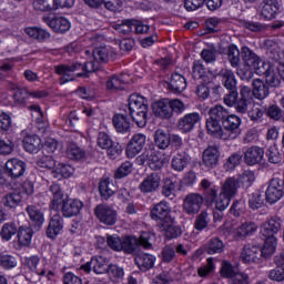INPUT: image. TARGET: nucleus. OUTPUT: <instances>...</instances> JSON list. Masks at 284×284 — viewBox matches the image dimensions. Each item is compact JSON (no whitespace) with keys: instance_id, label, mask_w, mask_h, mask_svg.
<instances>
[{"instance_id":"nucleus-54","label":"nucleus","mask_w":284,"mask_h":284,"mask_svg":"<svg viewBox=\"0 0 284 284\" xmlns=\"http://www.w3.org/2000/svg\"><path fill=\"white\" fill-rule=\"evenodd\" d=\"M154 143L159 150H168L170 148V135L165 132L158 130L154 135Z\"/></svg>"},{"instance_id":"nucleus-9","label":"nucleus","mask_w":284,"mask_h":284,"mask_svg":"<svg viewBox=\"0 0 284 284\" xmlns=\"http://www.w3.org/2000/svg\"><path fill=\"white\" fill-rule=\"evenodd\" d=\"M146 141H148V136H145V134L143 133L134 134L126 145L125 152H126L128 159H134L136 154H140V152H143Z\"/></svg>"},{"instance_id":"nucleus-42","label":"nucleus","mask_w":284,"mask_h":284,"mask_svg":"<svg viewBox=\"0 0 284 284\" xmlns=\"http://www.w3.org/2000/svg\"><path fill=\"white\" fill-rule=\"evenodd\" d=\"M113 126L120 134L130 132V120L125 114H115L113 116Z\"/></svg>"},{"instance_id":"nucleus-51","label":"nucleus","mask_w":284,"mask_h":284,"mask_svg":"<svg viewBox=\"0 0 284 284\" xmlns=\"http://www.w3.org/2000/svg\"><path fill=\"white\" fill-rule=\"evenodd\" d=\"M241 57L245 63V65H248V68H253V65L258 61L260 57L254 53L250 48L243 47L241 49Z\"/></svg>"},{"instance_id":"nucleus-64","label":"nucleus","mask_w":284,"mask_h":284,"mask_svg":"<svg viewBox=\"0 0 284 284\" xmlns=\"http://www.w3.org/2000/svg\"><path fill=\"white\" fill-rule=\"evenodd\" d=\"M266 79V83L267 85H270V88H278V85H281V77L278 75V73L276 72L275 69H273L271 72H268L265 75Z\"/></svg>"},{"instance_id":"nucleus-57","label":"nucleus","mask_w":284,"mask_h":284,"mask_svg":"<svg viewBox=\"0 0 284 284\" xmlns=\"http://www.w3.org/2000/svg\"><path fill=\"white\" fill-rule=\"evenodd\" d=\"M210 224V214L207 211H202L194 221V227L197 232H203L205 227Z\"/></svg>"},{"instance_id":"nucleus-24","label":"nucleus","mask_w":284,"mask_h":284,"mask_svg":"<svg viewBox=\"0 0 284 284\" xmlns=\"http://www.w3.org/2000/svg\"><path fill=\"white\" fill-rule=\"evenodd\" d=\"M26 212L30 221H32L36 230H41V227H43V223H45L43 210L34 204H31L26 207Z\"/></svg>"},{"instance_id":"nucleus-14","label":"nucleus","mask_w":284,"mask_h":284,"mask_svg":"<svg viewBox=\"0 0 284 284\" xmlns=\"http://www.w3.org/2000/svg\"><path fill=\"white\" fill-rule=\"evenodd\" d=\"M281 10L278 0H263L260 4V17L265 21H272Z\"/></svg>"},{"instance_id":"nucleus-37","label":"nucleus","mask_w":284,"mask_h":284,"mask_svg":"<svg viewBox=\"0 0 284 284\" xmlns=\"http://www.w3.org/2000/svg\"><path fill=\"white\" fill-rule=\"evenodd\" d=\"M239 187H241L239 180L235 176H232L224 181L221 192L226 196L234 199V196L239 194Z\"/></svg>"},{"instance_id":"nucleus-56","label":"nucleus","mask_w":284,"mask_h":284,"mask_svg":"<svg viewBox=\"0 0 284 284\" xmlns=\"http://www.w3.org/2000/svg\"><path fill=\"white\" fill-rule=\"evenodd\" d=\"M17 264L18 262L14 255L4 253L0 254V267H2V270H14V267H17Z\"/></svg>"},{"instance_id":"nucleus-7","label":"nucleus","mask_w":284,"mask_h":284,"mask_svg":"<svg viewBox=\"0 0 284 284\" xmlns=\"http://www.w3.org/2000/svg\"><path fill=\"white\" fill-rule=\"evenodd\" d=\"M203 201V195L200 193H189L183 200V211L185 214H189V216H194V214L201 212Z\"/></svg>"},{"instance_id":"nucleus-31","label":"nucleus","mask_w":284,"mask_h":284,"mask_svg":"<svg viewBox=\"0 0 284 284\" xmlns=\"http://www.w3.org/2000/svg\"><path fill=\"white\" fill-rule=\"evenodd\" d=\"M187 88V81L181 73H173L169 83V90L175 94H181Z\"/></svg>"},{"instance_id":"nucleus-21","label":"nucleus","mask_w":284,"mask_h":284,"mask_svg":"<svg viewBox=\"0 0 284 284\" xmlns=\"http://www.w3.org/2000/svg\"><path fill=\"white\" fill-rule=\"evenodd\" d=\"M152 110L154 116L158 119H172V109L170 106V100L169 99H162L160 101H156L152 104Z\"/></svg>"},{"instance_id":"nucleus-59","label":"nucleus","mask_w":284,"mask_h":284,"mask_svg":"<svg viewBox=\"0 0 284 284\" xmlns=\"http://www.w3.org/2000/svg\"><path fill=\"white\" fill-rule=\"evenodd\" d=\"M248 205L251 210H261V207L265 205V200L263 199V194H261V192L258 191L252 193V195L248 199Z\"/></svg>"},{"instance_id":"nucleus-3","label":"nucleus","mask_w":284,"mask_h":284,"mask_svg":"<svg viewBox=\"0 0 284 284\" xmlns=\"http://www.w3.org/2000/svg\"><path fill=\"white\" fill-rule=\"evenodd\" d=\"M152 233L142 232L140 239L136 236H126L122 239V252L124 254H134L139 247H144V250L152 248Z\"/></svg>"},{"instance_id":"nucleus-8","label":"nucleus","mask_w":284,"mask_h":284,"mask_svg":"<svg viewBox=\"0 0 284 284\" xmlns=\"http://www.w3.org/2000/svg\"><path fill=\"white\" fill-rule=\"evenodd\" d=\"M108 267H110L108 257L94 256L80 267L85 274H90L92 271L94 274H106Z\"/></svg>"},{"instance_id":"nucleus-48","label":"nucleus","mask_w":284,"mask_h":284,"mask_svg":"<svg viewBox=\"0 0 284 284\" xmlns=\"http://www.w3.org/2000/svg\"><path fill=\"white\" fill-rule=\"evenodd\" d=\"M99 190L102 199L108 201L111 196H114V183L110 181V179H102L99 184Z\"/></svg>"},{"instance_id":"nucleus-63","label":"nucleus","mask_w":284,"mask_h":284,"mask_svg":"<svg viewBox=\"0 0 284 284\" xmlns=\"http://www.w3.org/2000/svg\"><path fill=\"white\" fill-rule=\"evenodd\" d=\"M256 74H264L265 77L274 69L270 63L265 62L261 58L253 64Z\"/></svg>"},{"instance_id":"nucleus-30","label":"nucleus","mask_w":284,"mask_h":284,"mask_svg":"<svg viewBox=\"0 0 284 284\" xmlns=\"http://www.w3.org/2000/svg\"><path fill=\"white\" fill-rule=\"evenodd\" d=\"M22 143L26 152H29L30 154H37L41 148H43V143L41 142V138H39V135H27L24 136Z\"/></svg>"},{"instance_id":"nucleus-16","label":"nucleus","mask_w":284,"mask_h":284,"mask_svg":"<svg viewBox=\"0 0 284 284\" xmlns=\"http://www.w3.org/2000/svg\"><path fill=\"white\" fill-rule=\"evenodd\" d=\"M161 187V175L159 173H151L146 175L139 184V190L142 194H152Z\"/></svg>"},{"instance_id":"nucleus-62","label":"nucleus","mask_w":284,"mask_h":284,"mask_svg":"<svg viewBox=\"0 0 284 284\" xmlns=\"http://www.w3.org/2000/svg\"><path fill=\"white\" fill-rule=\"evenodd\" d=\"M134 165L130 161H125L115 171V179H125L129 174H132Z\"/></svg>"},{"instance_id":"nucleus-5","label":"nucleus","mask_w":284,"mask_h":284,"mask_svg":"<svg viewBox=\"0 0 284 284\" xmlns=\"http://www.w3.org/2000/svg\"><path fill=\"white\" fill-rule=\"evenodd\" d=\"M209 118L213 119V121H220L222 124H225L230 119H233L235 125H231V128L235 130H240L241 128V119L235 114H230V110L221 104H216L209 110Z\"/></svg>"},{"instance_id":"nucleus-22","label":"nucleus","mask_w":284,"mask_h":284,"mask_svg":"<svg viewBox=\"0 0 284 284\" xmlns=\"http://www.w3.org/2000/svg\"><path fill=\"white\" fill-rule=\"evenodd\" d=\"M261 256H263L261 254V246L247 244L242 248L240 258L244 263H256Z\"/></svg>"},{"instance_id":"nucleus-17","label":"nucleus","mask_w":284,"mask_h":284,"mask_svg":"<svg viewBox=\"0 0 284 284\" xmlns=\"http://www.w3.org/2000/svg\"><path fill=\"white\" fill-rule=\"evenodd\" d=\"M221 159V150L219 145H209L202 153V162L206 168H216L219 165V160Z\"/></svg>"},{"instance_id":"nucleus-61","label":"nucleus","mask_w":284,"mask_h":284,"mask_svg":"<svg viewBox=\"0 0 284 284\" xmlns=\"http://www.w3.org/2000/svg\"><path fill=\"white\" fill-rule=\"evenodd\" d=\"M98 145L101 148V150H110V148L114 145V141H112V138L108 133L99 132Z\"/></svg>"},{"instance_id":"nucleus-28","label":"nucleus","mask_w":284,"mask_h":284,"mask_svg":"<svg viewBox=\"0 0 284 284\" xmlns=\"http://www.w3.org/2000/svg\"><path fill=\"white\" fill-rule=\"evenodd\" d=\"M89 8H101L104 3V8L110 12H116L121 6H123L122 0H83Z\"/></svg>"},{"instance_id":"nucleus-13","label":"nucleus","mask_w":284,"mask_h":284,"mask_svg":"<svg viewBox=\"0 0 284 284\" xmlns=\"http://www.w3.org/2000/svg\"><path fill=\"white\" fill-rule=\"evenodd\" d=\"M265 194L266 201L271 205H274V203H278V201L282 200L284 196V189L281 184H278V178H273L270 181Z\"/></svg>"},{"instance_id":"nucleus-60","label":"nucleus","mask_w":284,"mask_h":284,"mask_svg":"<svg viewBox=\"0 0 284 284\" xmlns=\"http://www.w3.org/2000/svg\"><path fill=\"white\" fill-rule=\"evenodd\" d=\"M106 244L109 245L110 250H113V252H123V239H121L119 235H108Z\"/></svg>"},{"instance_id":"nucleus-52","label":"nucleus","mask_w":284,"mask_h":284,"mask_svg":"<svg viewBox=\"0 0 284 284\" xmlns=\"http://www.w3.org/2000/svg\"><path fill=\"white\" fill-rule=\"evenodd\" d=\"M277 240L276 239H264V245L261 247V254L264 258H270L274 252H276Z\"/></svg>"},{"instance_id":"nucleus-43","label":"nucleus","mask_w":284,"mask_h":284,"mask_svg":"<svg viewBox=\"0 0 284 284\" xmlns=\"http://www.w3.org/2000/svg\"><path fill=\"white\" fill-rule=\"evenodd\" d=\"M125 85L126 83L123 75H112L106 80V90H109V92H121V90H125Z\"/></svg>"},{"instance_id":"nucleus-20","label":"nucleus","mask_w":284,"mask_h":284,"mask_svg":"<svg viewBox=\"0 0 284 284\" xmlns=\"http://www.w3.org/2000/svg\"><path fill=\"white\" fill-rule=\"evenodd\" d=\"M281 230V219L272 217L261 226L262 239H276Z\"/></svg>"},{"instance_id":"nucleus-12","label":"nucleus","mask_w":284,"mask_h":284,"mask_svg":"<svg viewBox=\"0 0 284 284\" xmlns=\"http://www.w3.org/2000/svg\"><path fill=\"white\" fill-rule=\"evenodd\" d=\"M171 212L170 204L161 201L151 210V219L158 223H170V219H172V215H170Z\"/></svg>"},{"instance_id":"nucleus-36","label":"nucleus","mask_w":284,"mask_h":284,"mask_svg":"<svg viewBox=\"0 0 284 284\" xmlns=\"http://www.w3.org/2000/svg\"><path fill=\"white\" fill-rule=\"evenodd\" d=\"M219 77L226 90H236V75H234V71L230 69H221Z\"/></svg>"},{"instance_id":"nucleus-44","label":"nucleus","mask_w":284,"mask_h":284,"mask_svg":"<svg viewBox=\"0 0 284 284\" xmlns=\"http://www.w3.org/2000/svg\"><path fill=\"white\" fill-rule=\"evenodd\" d=\"M236 180L239 182L240 187L247 190L252 187V185L256 181V175L254 174V171L246 170L239 174Z\"/></svg>"},{"instance_id":"nucleus-11","label":"nucleus","mask_w":284,"mask_h":284,"mask_svg":"<svg viewBox=\"0 0 284 284\" xmlns=\"http://www.w3.org/2000/svg\"><path fill=\"white\" fill-rule=\"evenodd\" d=\"M199 123H201V113H187L179 119L178 130L182 132V134H189V132H192V130H194Z\"/></svg>"},{"instance_id":"nucleus-45","label":"nucleus","mask_w":284,"mask_h":284,"mask_svg":"<svg viewBox=\"0 0 284 284\" xmlns=\"http://www.w3.org/2000/svg\"><path fill=\"white\" fill-rule=\"evenodd\" d=\"M106 274L112 283H121L125 276V271L116 264H110Z\"/></svg>"},{"instance_id":"nucleus-32","label":"nucleus","mask_w":284,"mask_h":284,"mask_svg":"<svg viewBox=\"0 0 284 284\" xmlns=\"http://www.w3.org/2000/svg\"><path fill=\"white\" fill-rule=\"evenodd\" d=\"M49 192L52 196L50 209L57 211L61 207V203H63V190H61V185L58 183H52L49 187Z\"/></svg>"},{"instance_id":"nucleus-58","label":"nucleus","mask_w":284,"mask_h":284,"mask_svg":"<svg viewBox=\"0 0 284 284\" xmlns=\"http://www.w3.org/2000/svg\"><path fill=\"white\" fill-rule=\"evenodd\" d=\"M233 197H230V195H226V193L220 192L219 196L215 199V209L220 212H225L227 207H230V203Z\"/></svg>"},{"instance_id":"nucleus-35","label":"nucleus","mask_w":284,"mask_h":284,"mask_svg":"<svg viewBox=\"0 0 284 284\" xmlns=\"http://www.w3.org/2000/svg\"><path fill=\"white\" fill-rule=\"evenodd\" d=\"M92 57L99 64L108 63L114 57V51L108 47H98L92 51Z\"/></svg>"},{"instance_id":"nucleus-23","label":"nucleus","mask_w":284,"mask_h":284,"mask_svg":"<svg viewBox=\"0 0 284 284\" xmlns=\"http://www.w3.org/2000/svg\"><path fill=\"white\" fill-rule=\"evenodd\" d=\"M263 156H265V151L261 146H250L244 152V163L246 165H258L263 162Z\"/></svg>"},{"instance_id":"nucleus-33","label":"nucleus","mask_w":284,"mask_h":284,"mask_svg":"<svg viewBox=\"0 0 284 284\" xmlns=\"http://www.w3.org/2000/svg\"><path fill=\"white\" fill-rule=\"evenodd\" d=\"M22 201H23V195L21 191L16 190L3 196L2 205L4 207H8L9 210H14V207H19V205H21Z\"/></svg>"},{"instance_id":"nucleus-39","label":"nucleus","mask_w":284,"mask_h":284,"mask_svg":"<svg viewBox=\"0 0 284 284\" xmlns=\"http://www.w3.org/2000/svg\"><path fill=\"white\" fill-rule=\"evenodd\" d=\"M187 163H190V155L185 152L178 153L171 161V168L175 172H183L187 168Z\"/></svg>"},{"instance_id":"nucleus-10","label":"nucleus","mask_w":284,"mask_h":284,"mask_svg":"<svg viewBox=\"0 0 284 284\" xmlns=\"http://www.w3.org/2000/svg\"><path fill=\"white\" fill-rule=\"evenodd\" d=\"M43 23H47L49 28L53 30V32H58L63 34V32H68L70 30V20L64 17H57L52 14H48L42 17Z\"/></svg>"},{"instance_id":"nucleus-53","label":"nucleus","mask_w":284,"mask_h":284,"mask_svg":"<svg viewBox=\"0 0 284 284\" xmlns=\"http://www.w3.org/2000/svg\"><path fill=\"white\" fill-rule=\"evenodd\" d=\"M13 91V103H16V105H26V101L28 97H30L28 89L14 87Z\"/></svg>"},{"instance_id":"nucleus-47","label":"nucleus","mask_w":284,"mask_h":284,"mask_svg":"<svg viewBox=\"0 0 284 284\" xmlns=\"http://www.w3.org/2000/svg\"><path fill=\"white\" fill-rule=\"evenodd\" d=\"M65 154L71 161H81V159H85V151L77 145V143H69Z\"/></svg>"},{"instance_id":"nucleus-38","label":"nucleus","mask_w":284,"mask_h":284,"mask_svg":"<svg viewBox=\"0 0 284 284\" xmlns=\"http://www.w3.org/2000/svg\"><path fill=\"white\" fill-rule=\"evenodd\" d=\"M176 181L170 178L164 179L161 190L162 196H164V199H170V201H174V199H176Z\"/></svg>"},{"instance_id":"nucleus-19","label":"nucleus","mask_w":284,"mask_h":284,"mask_svg":"<svg viewBox=\"0 0 284 284\" xmlns=\"http://www.w3.org/2000/svg\"><path fill=\"white\" fill-rule=\"evenodd\" d=\"M158 230L170 241L172 239H179L183 234L181 226L174 225V220L171 217L170 222L158 223Z\"/></svg>"},{"instance_id":"nucleus-49","label":"nucleus","mask_w":284,"mask_h":284,"mask_svg":"<svg viewBox=\"0 0 284 284\" xmlns=\"http://www.w3.org/2000/svg\"><path fill=\"white\" fill-rule=\"evenodd\" d=\"M225 250V244L219 237H212L205 245L206 254H221Z\"/></svg>"},{"instance_id":"nucleus-27","label":"nucleus","mask_w":284,"mask_h":284,"mask_svg":"<svg viewBox=\"0 0 284 284\" xmlns=\"http://www.w3.org/2000/svg\"><path fill=\"white\" fill-rule=\"evenodd\" d=\"M32 236H34V231L30 226H19L17 233L19 248L30 247L32 245Z\"/></svg>"},{"instance_id":"nucleus-50","label":"nucleus","mask_w":284,"mask_h":284,"mask_svg":"<svg viewBox=\"0 0 284 284\" xmlns=\"http://www.w3.org/2000/svg\"><path fill=\"white\" fill-rule=\"evenodd\" d=\"M227 59L232 68L241 65V51L235 44H230L227 48Z\"/></svg>"},{"instance_id":"nucleus-18","label":"nucleus","mask_w":284,"mask_h":284,"mask_svg":"<svg viewBox=\"0 0 284 284\" xmlns=\"http://www.w3.org/2000/svg\"><path fill=\"white\" fill-rule=\"evenodd\" d=\"M81 210H83V202L81 200H62V215L65 216V219H72V216H78V214L81 213Z\"/></svg>"},{"instance_id":"nucleus-46","label":"nucleus","mask_w":284,"mask_h":284,"mask_svg":"<svg viewBox=\"0 0 284 284\" xmlns=\"http://www.w3.org/2000/svg\"><path fill=\"white\" fill-rule=\"evenodd\" d=\"M19 232V226L16 222H7L2 225L0 236L2 241H12V236H16Z\"/></svg>"},{"instance_id":"nucleus-2","label":"nucleus","mask_w":284,"mask_h":284,"mask_svg":"<svg viewBox=\"0 0 284 284\" xmlns=\"http://www.w3.org/2000/svg\"><path fill=\"white\" fill-rule=\"evenodd\" d=\"M129 112L131 119L136 123L138 128H145L148 125V100L139 94H131L129 97Z\"/></svg>"},{"instance_id":"nucleus-26","label":"nucleus","mask_w":284,"mask_h":284,"mask_svg":"<svg viewBox=\"0 0 284 284\" xmlns=\"http://www.w3.org/2000/svg\"><path fill=\"white\" fill-rule=\"evenodd\" d=\"M134 262L141 272H148L154 267L156 257L150 253H138L135 255Z\"/></svg>"},{"instance_id":"nucleus-25","label":"nucleus","mask_w":284,"mask_h":284,"mask_svg":"<svg viewBox=\"0 0 284 284\" xmlns=\"http://www.w3.org/2000/svg\"><path fill=\"white\" fill-rule=\"evenodd\" d=\"M63 232V216L61 214H54L49 222L47 227L48 239H57Z\"/></svg>"},{"instance_id":"nucleus-34","label":"nucleus","mask_w":284,"mask_h":284,"mask_svg":"<svg viewBox=\"0 0 284 284\" xmlns=\"http://www.w3.org/2000/svg\"><path fill=\"white\" fill-rule=\"evenodd\" d=\"M253 87V97L255 99H258V101H263V99H267L270 97V88L263 80L261 79H254L252 81Z\"/></svg>"},{"instance_id":"nucleus-40","label":"nucleus","mask_w":284,"mask_h":284,"mask_svg":"<svg viewBox=\"0 0 284 284\" xmlns=\"http://www.w3.org/2000/svg\"><path fill=\"white\" fill-rule=\"evenodd\" d=\"M24 32L28 34V37H30V39H34L36 41L43 42L50 39V32L39 27H28L24 29Z\"/></svg>"},{"instance_id":"nucleus-4","label":"nucleus","mask_w":284,"mask_h":284,"mask_svg":"<svg viewBox=\"0 0 284 284\" xmlns=\"http://www.w3.org/2000/svg\"><path fill=\"white\" fill-rule=\"evenodd\" d=\"M83 68V64L80 62H72V63H63L58 64L53 68L54 73L58 74L60 78V85H65V83H70V81H77L80 77H84L83 72H79Z\"/></svg>"},{"instance_id":"nucleus-29","label":"nucleus","mask_w":284,"mask_h":284,"mask_svg":"<svg viewBox=\"0 0 284 284\" xmlns=\"http://www.w3.org/2000/svg\"><path fill=\"white\" fill-rule=\"evenodd\" d=\"M258 230V225L254 222H244L240 226H237L234 231V236L237 240L246 239V236H252Z\"/></svg>"},{"instance_id":"nucleus-55","label":"nucleus","mask_w":284,"mask_h":284,"mask_svg":"<svg viewBox=\"0 0 284 284\" xmlns=\"http://www.w3.org/2000/svg\"><path fill=\"white\" fill-rule=\"evenodd\" d=\"M33 9L37 12L54 11V0H33Z\"/></svg>"},{"instance_id":"nucleus-1","label":"nucleus","mask_w":284,"mask_h":284,"mask_svg":"<svg viewBox=\"0 0 284 284\" xmlns=\"http://www.w3.org/2000/svg\"><path fill=\"white\" fill-rule=\"evenodd\" d=\"M232 125H236L235 120L232 118L224 122V124L212 118L206 120L207 134L214 139H221L222 141H233L234 139H239L241 129H234Z\"/></svg>"},{"instance_id":"nucleus-6","label":"nucleus","mask_w":284,"mask_h":284,"mask_svg":"<svg viewBox=\"0 0 284 284\" xmlns=\"http://www.w3.org/2000/svg\"><path fill=\"white\" fill-rule=\"evenodd\" d=\"M94 216L102 223L103 225L112 226L116 224L119 219V213L114 207L109 204H98L94 210Z\"/></svg>"},{"instance_id":"nucleus-41","label":"nucleus","mask_w":284,"mask_h":284,"mask_svg":"<svg viewBox=\"0 0 284 284\" xmlns=\"http://www.w3.org/2000/svg\"><path fill=\"white\" fill-rule=\"evenodd\" d=\"M266 47V57L274 63L281 62V47H278V43L274 42L273 40H266L265 42Z\"/></svg>"},{"instance_id":"nucleus-15","label":"nucleus","mask_w":284,"mask_h":284,"mask_svg":"<svg viewBox=\"0 0 284 284\" xmlns=\"http://www.w3.org/2000/svg\"><path fill=\"white\" fill-rule=\"evenodd\" d=\"M4 170L10 179H21L26 174L27 165L19 159H10L6 162Z\"/></svg>"}]
</instances>
